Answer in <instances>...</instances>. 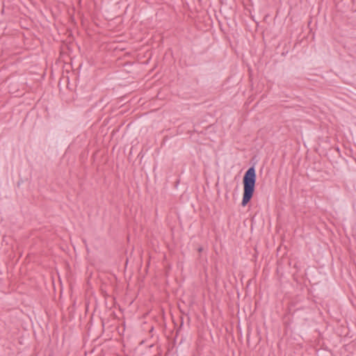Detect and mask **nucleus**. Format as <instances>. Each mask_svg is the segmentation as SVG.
<instances>
[{"label": "nucleus", "instance_id": "obj_2", "mask_svg": "<svg viewBox=\"0 0 356 356\" xmlns=\"http://www.w3.org/2000/svg\"><path fill=\"white\" fill-rule=\"evenodd\" d=\"M198 252H201L202 250H203V248L202 247H200L198 249H197Z\"/></svg>", "mask_w": 356, "mask_h": 356}, {"label": "nucleus", "instance_id": "obj_1", "mask_svg": "<svg viewBox=\"0 0 356 356\" xmlns=\"http://www.w3.org/2000/svg\"><path fill=\"white\" fill-rule=\"evenodd\" d=\"M256 172L254 166L248 168L245 172L243 178V193L241 205L246 206L251 200L254 189L256 183Z\"/></svg>", "mask_w": 356, "mask_h": 356}]
</instances>
